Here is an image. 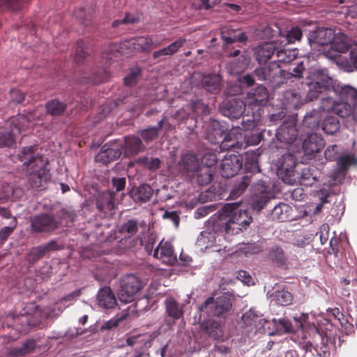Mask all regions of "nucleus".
<instances>
[{
    "instance_id": "obj_8",
    "label": "nucleus",
    "mask_w": 357,
    "mask_h": 357,
    "mask_svg": "<svg viewBox=\"0 0 357 357\" xmlns=\"http://www.w3.org/2000/svg\"><path fill=\"white\" fill-rule=\"evenodd\" d=\"M141 287V281L137 276L132 274L124 275L121 280L119 300L125 303L131 302Z\"/></svg>"
},
{
    "instance_id": "obj_36",
    "label": "nucleus",
    "mask_w": 357,
    "mask_h": 357,
    "mask_svg": "<svg viewBox=\"0 0 357 357\" xmlns=\"http://www.w3.org/2000/svg\"><path fill=\"white\" fill-rule=\"evenodd\" d=\"M321 127L326 134L334 135L340 130V125L336 117L331 115H327L323 120Z\"/></svg>"
},
{
    "instance_id": "obj_49",
    "label": "nucleus",
    "mask_w": 357,
    "mask_h": 357,
    "mask_svg": "<svg viewBox=\"0 0 357 357\" xmlns=\"http://www.w3.org/2000/svg\"><path fill=\"white\" fill-rule=\"evenodd\" d=\"M47 254L43 245L34 247L31 249L27 255V260L31 263H34Z\"/></svg>"
},
{
    "instance_id": "obj_46",
    "label": "nucleus",
    "mask_w": 357,
    "mask_h": 357,
    "mask_svg": "<svg viewBox=\"0 0 357 357\" xmlns=\"http://www.w3.org/2000/svg\"><path fill=\"white\" fill-rule=\"evenodd\" d=\"M47 111L52 116H58L63 113L66 105L56 100L50 101L47 104Z\"/></svg>"
},
{
    "instance_id": "obj_2",
    "label": "nucleus",
    "mask_w": 357,
    "mask_h": 357,
    "mask_svg": "<svg viewBox=\"0 0 357 357\" xmlns=\"http://www.w3.org/2000/svg\"><path fill=\"white\" fill-rule=\"evenodd\" d=\"M252 218L248 211L237 203L225 205L216 220L222 234L234 236L245 229L252 222Z\"/></svg>"
},
{
    "instance_id": "obj_44",
    "label": "nucleus",
    "mask_w": 357,
    "mask_h": 357,
    "mask_svg": "<svg viewBox=\"0 0 357 357\" xmlns=\"http://www.w3.org/2000/svg\"><path fill=\"white\" fill-rule=\"evenodd\" d=\"M337 164L340 171L344 172L349 166L357 165V156L346 154L338 159Z\"/></svg>"
},
{
    "instance_id": "obj_22",
    "label": "nucleus",
    "mask_w": 357,
    "mask_h": 357,
    "mask_svg": "<svg viewBox=\"0 0 357 357\" xmlns=\"http://www.w3.org/2000/svg\"><path fill=\"white\" fill-rule=\"evenodd\" d=\"M331 79L325 75H321V79L312 82L309 86V91L307 94L308 100L312 101L318 98L319 94L324 93L325 91L330 90V83Z\"/></svg>"
},
{
    "instance_id": "obj_47",
    "label": "nucleus",
    "mask_w": 357,
    "mask_h": 357,
    "mask_svg": "<svg viewBox=\"0 0 357 357\" xmlns=\"http://www.w3.org/2000/svg\"><path fill=\"white\" fill-rule=\"evenodd\" d=\"M35 341L33 340L25 342L20 349H13L10 351V355L20 356L31 352L35 347Z\"/></svg>"
},
{
    "instance_id": "obj_51",
    "label": "nucleus",
    "mask_w": 357,
    "mask_h": 357,
    "mask_svg": "<svg viewBox=\"0 0 357 357\" xmlns=\"http://www.w3.org/2000/svg\"><path fill=\"white\" fill-rule=\"evenodd\" d=\"M269 257L271 259L279 264H283L285 262V257L282 248L274 247L270 251Z\"/></svg>"
},
{
    "instance_id": "obj_33",
    "label": "nucleus",
    "mask_w": 357,
    "mask_h": 357,
    "mask_svg": "<svg viewBox=\"0 0 357 357\" xmlns=\"http://www.w3.org/2000/svg\"><path fill=\"white\" fill-rule=\"evenodd\" d=\"M114 193L112 192H103L97 201V207L101 211H111L115 207Z\"/></svg>"
},
{
    "instance_id": "obj_16",
    "label": "nucleus",
    "mask_w": 357,
    "mask_h": 357,
    "mask_svg": "<svg viewBox=\"0 0 357 357\" xmlns=\"http://www.w3.org/2000/svg\"><path fill=\"white\" fill-rule=\"evenodd\" d=\"M241 167L242 162L239 155H228L222 160L220 173L223 177L230 178L236 175Z\"/></svg>"
},
{
    "instance_id": "obj_40",
    "label": "nucleus",
    "mask_w": 357,
    "mask_h": 357,
    "mask_svg": "<svg viewBox=\"0 0 357 357\" xmlns=\"http://www.w3.org/2000/svg\"><path fill=\"white\" fill-rule=\"evenodd\" d=\"M289 209L290 207L289 205L284 203H280L272 210V216L273 218L278 219L280 221H285L289 217L288 214Z\"/></svg>"
},
{
    "instance_id": "obj_7",
    "label": "nucleus",
    "mask_w": 357,
    "mask_h": 357,
    "mask_svg": "<svg viewBox=\"0 0 357 357\" xmlns=\"http://www.w3.org/2000/svg\"><path fill=\"white\" fill-rule=\"evenodd\" d=\"M30 118L19 114L12 118L7 123L10 128V132L0 133V148L10 146L15 142L16 135L20 134L29 127Z\"/></svg>"
},
{
    "instance_id": "obj_5",
    "label": "nucleus",
    "mask_w": 357,
    "mask_h": 357,
    "mask_svg": "<svg viewBox=\"0 0 357 357\" xmlns=\"http://www.w3.org/2000/svg\"><path fill=\"white\" fill-rule=\"evenodd\" d=\"M231 307L230 299L225 295L217 297L215 300L213 297H208L205 302L199 306L200 312L199 321L202 317L216 316L219 317L228 312Z\"/></svg>"
},
{
    "instance_id": "obj_55",
    "label": "nucleus",
    "mask_w": 357,
    "mask_h": 357,
    "mask_svg": "<svg viewBox=\"0 0 357 357\" xmlns=\"http://www.w3.org/2000/svg\"><path fill=\"white\" fill-rule=\"evenodd\" d=\"M217 162V157L215 154L211 153H205L202 159L200 167L210 168L214 166Z\"/></svg>"
},
{
    "instance_id": "obj_43",
    "label": "nucleus",
    "mask_w": 357,
    "mask_h": 357,
    "mask_svg": "<svg viewBox=\"0 0 357 357\" xmlns=\"http://www.w3.org/2000/svg\"><path fill=\"white\" fill-rule=\"evenodd\" d=\"M196 172H197V181L199 184L202 185H206L212 180L213 172L211 169L199 167Z\"/></svg>"
},
{
    "instance_id": "obj_37",
    "label": "nucleus",
    "mask_w": 357,
    "mask_h": 357,
    "mask_svg": "<svg viewBox=\"0 0 357 357\" xmlns=\"http://www.w3.org/2000/svg\"><path fill=\"white\" fill-rule=\"evenodd\" d=\"M293 296L290 292L286 290L277 291L271 296V301L275 304L286 306L291 303Z\"/></svg>"
},
{
    "instance_id": "obj_14",
    "label": "nucleus",
    "mask_w": 357,
    "mask_h": 357,
    "mask_svg": "<svg viewBox=\"0 0 357 357\" xmlns=\"http://www.w3.org/2000/svg\"><path fill=\"white\" fill-rule=\"evenodd\" d=\"M284 72L280 69V66L277 61L270 63L265 66H261L255 69V74L258 79L267 82H276L278 84L280 81L278 79Z\"/></svg>"
},
{
    "instance_id": "obj_15",
    "label": "nucleus",
    "mask_w": 357,
    "mask_h": 357,
    "mask_svg": "<svg viewBox=\"0 0 357 357\" xmlns=\"http://www.w3.org/2000/svg\"><path fill=\"white\" fill-rule=\"evenodd\" d=\"M335 31L330 28H318L308 34V43L311 46L327 45L331 43L335 38Z\"/></svg>"
},
{
    "instance_id": "obj_19",
    "label": "nucleus",
    "mask_w": 357,
    "mask_h": 357,
    "mask_svg": "<svg viewBox=\"0 0 357 357\" xmlns=\"http://www.w3.org/2000/svg\"><path fill=\"white\" fill-rule=\"evenodd\" d=\"M218 233H221L220 227L217 225L216 220L208 226V228L201 232L197 238V244L201 249H206L212 247L216 242Z\"/></svg>"
},
{
    "instance_id": "obj_11",
    "label": "nucleus",
    "mask_w": 357,
    "mask_h": 357,
    "mask_svg": "<svg viewBox=\"0 0 357 357\" xmlns=\"http://www.w3.org/2000/svg\"><path fill=\"white\" fill-rule=\"evenodd\" d=\"M161 43L162 41L156 36L151 35L132 38L126 43L125 46L133 52L148 53Z\"/></svg>"
},
{
    "instance_id": "obj_21",
    "label": "nucleus",
    "mask_w": 357,
    "mask_h": 357,
    "mask_svg": "<svg viewBox=\"0 0 357 357\" xmlns=\"http://www.w3.org/2000/svg\"><path fill=\"white\" fill-rule=\"evenodd\" d=\"M153 257L166 264H173L176 261L172 244L164 240L161 241L155 249Z\"/></svg>"
},
{
    "instance_id": "obj_26",
    "label": "nucleus",
    "mask_w": 357,
    "mask_h": 357,
    "mask_svg": "<svg viewBox=\"0 0 357 357\" xmlns=\"http://www.w3.org/2000/svg\"><path fill=\"white\" fill-rule=\"evenodd\" d=\"M186 42L184 38H179L174 42L172 43L167 47L155 51L153 53V58L162 61L165 56H172L176 54L181 47H182Z\"/></svg>"
},
{
    "instance_id": "obj_13",
    "label": "nucleus",
    "mask_w": 357,
    "mask_h": 357,
    "mask_svg": "<svg viewBox=\"0 0 357 357\" xmlns=\"http://www.w3.org/2000/svg\"><path fill=\"white\" fill-rule=\"evenodd\" d=\"M293 318L295 322L294 326L289 320L282 319L276 323L278 329L284 332H291L297 328H301L303 331H305L306 333L310 331L312 324L307 321V314H301L299 317L295 316Z\"/></svg>"
},
{
    "instance_id": "obj_57",
    "label": "nucleus",
    "mask_w": 357,
    "mask_h": 357,
    "mask_svg": "<svg viewBox=\"0 0 357 357\" xmlns=\"http://www.w3.org/2000/svg\"><path fill=\"white\" fill-rule=\"evenodd\" d=\"M16 227V220L14 218L10 225L8 227H4L0 231V238L2 241H5L8 237L13 233V230Z\"/></svg>"
},
{
    "instance_id": "obj_10",
    "label": "nucleus",
    "mask_w": 357,
    "mask_h": 357,
    "mask_svg": "<svg viewBox=\"0 0 357 357\" xmlns=\"http://www.w3.org/2000/svg\"><path fill=\"white\" fill-rule=\"evenodd\" d=\"M61 221L56 216L40 214L31 220V227L33 232L50 233L58 229Z\"/></svg>"
},
{
    "instance_id": "obj_24",
    "label": "nucleus",
    "mask_w": 357,
    "mask_h": 357,
    "mask_svg": "<svg viewBox=\"0 0 357 357\" xmlns=\"http://www.w3.org/2000/svg\"><path fill=\"white\" fill-rule=\"evenodd\" d=\"M324 139L320 135L311 133L304 139L303 149L305 154L319 152L324 147Z\"/></svg>"
},
{
    "instance_id": "obj_12",
    "label": "nucleus",
    "mask_w": 357,
    "mask_h": 357,
    "mask_svg": "<svg viewBox=\"0 0 357 357\" xmlns=\"http://www.w3.org/2000/svg\"><path fill=\"white\" fill-rule=\"evenodd\" d=\"M268 98V92L266 88L262 85L251 90L247 95L245 102L248 109H255L259 112L261 107L266 104Z\"/></svg>"
},
{
    "instance_id": "obj_60",
    "label": "nucleus",
    "mask_w": 357,
    "mask_h": 357,
    "mask_svg": "<svg viewBox=\"0 0 357 357\" xmlns=\"http://www.w3.org/2000/svg\"><path fill=\"white\" fill-rule=\"evenodd\" d=\"M214 206L213 205L211 206H202L197 208L195 213V218H200L202 217L206 216L208 215L210 212L213 211Z\"/></svg>"
},
{
    "instance_id": "obj_39",
    "label": "nucleus",
    "mask_w": 357,
    "mask_h": 357,
    "mask_svg": "<svg viewBox=\"0 0 357 357\" xmlns=\"http://www.w3.org/2000/svg\"><path fill=\"white\" fill-rule=\"evenodd\" d=\"M180 165L188 172H195L200 167L197 158L190 153L183 156Z\"/></svg>"
},
{
    "instance_id": "obj_52",
    "label": "nucleus",
    "mask_w": 357,
    "mask_h": 357,
    "mask_svg": "<svg viewBox=\"0 0 357 357\" xmlns=\"http://www.w3.org/2000/svg\"><path fill=\"white\" fill-rule=\"evenodd\" d=\"M140 73L141 70L139 67H134L131 68L129 75L124 78L126 85L131 86L136 84Z\"/></svg>"
},
{
    "instance_id": "obj_1",
    "label": "nucleus",
    "mask_w": 357,
    "mask_h": 357,
    "mask_svg": "<svg viewBox=\"0 0 357 357\" xmlns=\"http://www.w3.org/2000/svg\"><path fill=\"white\" fill-rule=\"evenodd\" d=\"M36 151V146L24 147L19 153L18 158L26 168L30 185L33 188L38 189L44 187L50 176L46 168L48 164L47 158L39 155Z\"/></svg>"
},
{
    "instance_id": "obj_61",
    "label": "nucleus",
    "mask_w": 357,
    "mask_h": 357,
    "mask_svg": "<svg viewBox=\"0 0 357 357\" xmlns=\"http://www.w3.org/2000/svg\"><path fill=\"white\" fill-rule=\"evenodd\" d=\"M84 43L82 40L78 41L76 48L75 59L77 61H81L84 58L86 52H84Z\"/></svg>"
},
{
    "instance_id": "obj_23",
    "label": "nucleus",
    "mask_w": 357,
    "mask_h": 357,
    "mask_svg": "<svg viewBox=\"0 0 357 357\" xmlns=\"http://www.w3.org/2000/svg\"><path fill=\"white\" fill-rule=\"evenodd\" d=\"M121 152L119 146L115 144L112 145H105L102 147L100 152L96 156V161L103 164L116 160L120 157Z\"/></svg>"
},
{
    "instance_id": "obj_18",
    "label": "nucleus",
    "mask_w": 357,
    "mask_h": 357,
    "mask_svg": "<svg viewBox=\"0 0 357 357\" xmlns=\"http://www.w3.org/2000/svg\"><path fill=\"white\" fill-rule=\"evenodd\" d=\"M231 60L227 63V69L231 74H238L247 68L250 57L239 50H234L228 55Z\"/></svg>"
},
{
    "instance_id": "obj_45",
    "label": "nucleus",
    "mask_w": 357,
    "mask_h": 357,
    "mask_svg": "<svg viewBox=\"0 0 357 357\" xmlns=\"http://www.w3.org/2000/svg\"><path fill=\"white\" fill-rule=\"evenodd\" d=\"M164 120L158 122V127H151L141 132V135L146 142L153 140L158 135L159 130L162 127Z\"/></svg>"
},
{
    "instance_id": "obj_35",
    "label": "nucleus",
    "mask_w": 357,
    "mask_h": 357,
    "mask_svg": "<svg viewBox=\"0 0 357 357\" xmlns=\"http://www.w3.org/2000/svg\"><path fill=\"white\" fill-rule=\"evenodd\" d=\"M126 155H134L143 150L144 146L139 138L136 137H127L124 143Z\"/></svg>"
},
{
    "instance_id": "obj_53",
    "label": "nucleus",
    "mask_w": 357,
    "mask_h": 357,
    "mask_svg": "<svg viewBox=\"0 0 357 357\" xmlns=\"http://www.w3.org/2000/svg\"><path fill=\"white\" fill-rule=\"evenodd\" d=\"M14 193L13 188L8 184L4 183L0 188V202H4L8 200L10 197H13Z\"/></svg>"
},
{
    "instance_id": "obj_31",
    "label": "nucleus",
    "mask_w": 357,
    "mask_h": 357,
    "mask_svg": "<svg viewBox=\"0 0 357 357\" xmlns=\"http://www.w3.org/2000/svg\"><path fill=\"white\" fill-rule=\"evenodd\" d=\"M201 327L209 336L215 340L221 338L223 335L221 326L213 319L204 321Z\"/></svg>"
},
{
    "instance_id": "obj_41",
    "label": "nucleus",
    "mask_w": 357,
    "mask_h": 357,
    "mask_svg": "<svg viewBox=\"0 0 357 357\" xmlns=\"http://www.w3.org/2000/svg\"><path fill=\"white\" fill-rule=\"evenodd\" d=\"M278 62L289 63L296 58V50L283 49L280 47L278 49L276 52Z\"/></svg>"
},
{
    "instance_id": "obj_29",
    "label": "nucleus",
    "mask_w": 357,
    "mask_h": 357,
    "mask_svg": "<svg viewBox=\"0 0 357 357\" xmlns=\"http://www.w3.org/2000/svg\"><path fill=\"white\" fill-rule=\"evenodd\" d=\"M259 192H255L252 203L255 210L261 211L271 199V195L263 185L258 184L257 186Z\"/></svg>"
},
{
    "instance_id": "obj_3",
    "label": "nucleus",
    "mask_w": 357,
    "mask_h": 357,
    "mask_svg": "<svg viewBox=\"0 0 357 357\" xmlns=\"http://www.w3.org/2000/svg\"><path fill=\"white\" fill-rule=\"evenodd\" d=\"M357 99L356 89L344 86L339 91V100L331 97L321 99L320 107L326 112H332L341 118H350L353 120L354 104Z\"/></svg>"
},
{
    "instance_id": "obj_63",
    "label": "nucleus",
    "mask_w": 357,
    "mask_h": 357,
    "mask_svg": "<svg viewBox=\"0 0 357 357\" xmlns=\"http://www.w3.org/2000/svg\"><path fill=\"white\" fill-rule=\"evenodd\" d=\"M112 185L117 192L121 191L123 190L126 186V178L123 177L113 178Z\"/></svg>"
},
{
    "instance_id": "obj_6",
    "label": "nucleus",
    "mask_w": 357,
    "mask_h": 357,
    "mask_svg": "<svg viewBox=\"0 0 357 357\" xmlns=\"http://www.w3.org/2000/svg\"><path fill=\"white\" fill-rule=\"evenodd\" d=\"M354 44H357V41L351 38L341 32L335 33V38L331 43V48L324 51V54L326 58L334 60L337 65L340 58H346L342 54L347 51L350 52Z\"/></svg>"
},
{
    "instance_id": "obj_20",
    "label": "nucleus",
    "mask_w": 357,
    "mask_h": 357,
    "mask_svg": "<svg viewBox=\"0 0 357 357\" xmlns=\"http://www.w3.org/2000/svg\"><path fill=\"white\" fill-rule=\"evenodd\" d=\"M247 145L245 135L241 132L240 128H234L225 135L221 146L223 149H238Z\"/></svg>"
},
{
    "instance_id": "obj_54",
    "label": "nucleus",
    "mask_w": 357,
    "mask_h": 357,
    "mask_svg": "<svg viewBox=\"0 0 357 357\" xmlns=\"http://www.w3.org/2000/svg\"><path fill=\"white\" fill-rule=\"evenodd\" d=\"M259 119V114L258 113V112L255 111V112H253V116L252 118H248L245 120H243V128L245 130L254 128L257 125Z\"/></svg>"
},
{
    "instance_id": "obj_58",
    "label": "nucleus",
    "mask_w": 357,
    "mask_h": 357,
    "mask_svg": "<svg viewBox=\"0 0 357 357\" xmlns=\"http://www.w3.org/2000/svg\"><path fill=\"white\" fill-rule=\"evenodd\" d=\"M329 225L324 224L320 227L319 231L317 234L319 235L321 243L324 245L328 239Z\"/></svg>"
},
{
    "instance_id": "obj_59",
    "label": "nucleus",
    "mask_w": 357,
    "mask_h": 357,
    "mask_svg": "<svg viewBox=\"0 0 357 357\" xmlns=\"http://www.w3.org/2000/svg\"><path fill=\"white\" fill-rule=\"evenodd\" d=\"M237 278L247 285L254 284L253 279L251 275L245 271H238Z\"/></svg>"
},
{
    "instance_id": "obj_4",
    "label": "nucleus",
    "mask_w": 357,
    "mask_h": 357,
    "mask_svg": "<svg viewBox=\"0 0 357 357\" xmlns=\"http://www.w3.org/2000/svg\"><path fill=\"white\" fill-rule=\"evenodd\" d=\"M307 334L310 337H312V342L310 340L305 342L301 347L310 351L313 349L319 357H328L333 343L328 340V336H323L313 324Z\"/></svg>"
},
{
    "instance_id": "obj_9",
    "label": "nucleus",
    "mask_w": 357,
    "mask_h": 357,
    "mask_svg": "<svg viewBox=\"0 0 357 357\" xmlns=\"http://www.w3.org/2000/svg\"><path fill=\"white\" fill-rule=\"evenodd\" d=\"M296 161L294 156L291 154H284L278 162L277 174L284 183L293 184L296 178Z\"/></svg>"
},
{
    "instance_id": "obj_17",
    "label": "nucleus",
    "mask_w": 357,
    "mask_h": 357,
    "mask_svg": "<svg viewBox=\"0 0 357 357\" xmlns=\"http://www.w3.org/2000/svg\"><path fill=\"white\" fill-rule=\"evenodd\" d=\"M280 47H283L282 41L280 39L262 43L254 49L256 59L259 63L266 62Z\"/></svg>"
},
{
    "instance_id": "obj_42",
    "label": "nucleus",
    "mask_w": 357,
    "mask_h": 357,
    "mask_svg": "<svg viewBox=\"0 0 357 357\" xmlns=\"http://www.w3.org/2000/svg\"><path fill=\"white\" fill-rule=\"evenodd\" d=\"M302 31L301 29L298 26H295L291 28L284 37L283 40L280 38L282 41L283 47H284L287 44L294 43L296 41H300L302 38Z\"/></svg>"
},
{
    "instance_id": "obj_30",
    "label": "nucleus",
    "mask_w": 357,
    "mask_h": 357,
    "mask_svg": "<svg viewBox=\"0 0 357 357\" xmlns=\"http://www.w3.org/2000/svg\"><path fill=\"white\" fill-rule=\"evenodd\" d=\"M297 132L294 125L284 123L277 130L276 137L280 142L292 143L296 138Z\"/></svg>"
},
{
    "instance_id": "obj_27",
    "label": "nucleus",
    "mask_w": 357,
    "mask_h": 357,
    "mask_svg": "<svg viewBox=\"0 0 357 357\" xmlns=\"http://www.w3.org/2000/svg\"><path fill=\"white\" fill-rule=\"evenodd\" d=\"M222 78L218 74H204L202 75V86L208 92L217 93L221 89Z\"/></svg>"
},
{
    "instance_id": "obj_64",
    "label": "nucleus",
    "mask_w": 357,
    "mask_h": 357,
    "mask_svg": "<svg viewBox=\"0 0 357 357\" xmlns=\"http://www.w3.org/2000/svg\"><path fill=\"white\" fill-rule=\"evenodd\" d=\"M43 246L47 253L53 250H61L63 248L62 245H59L56 241H51L47 244L43 245Z\"/></svg>"
},
{
    "instance_id": "obj_56",
    "label": "nucleus",
    "mask_w": 357,
    "mask_h": 357,
    "mask_svg": "<svg viewBox=\"0 0 357 357\" xmlns=\"http://www.w3.org/2000/svg\"><path fill=\"white\" fill-rule=\"evenodd\" d=\"M142 162L149 169L155 170L159 168L160 160L157 158H144L141 159Z\"/></svg>"
},
{
    "instance_id": "obj_62",
    "label": "nucleus",
    "mask_w": 357,
    "mask_h": 357,
    "mask_svg": "<svg viewBox=\"0 0 357 357\" xmlns=\"http://www.w3.org/2000/svg\"><path fill=\"white\" fill-rule=\"evenodd\" d=\"M198 8L199 9H209L212 8L215 3H218V0H197Z\"/></svg>"
},
{
    "instance_id": "obj_48",
    "label": "nucleus",
    "mask_w": 357,
    "mask_h": 357,
    "mask_svg": "<svg viewBox=\"0 0 357 357\" xmlns=\"http://www.w3.org/2000/svg\"><path fill=\"white\" fill-rule=\"evenodd\" d=\"M313 169L310 167H305L302 170L300 176V182L304 185H312L316 181V176L312 172Z\"/></svg>"
},
{
    "instance_id": "obj_34",
    "label": "nucleus",
    "mask_w": 357,
    "mask_h": 357,
    "mask_svg": "<svg viewBox=\"0 0 357 357\" xmlns=\"http://www.w3.org/2000/svg\"><path fill=\"white\" fill-rule=\"evenodd\" d=\"M224 130L217 121H213L206 133L207 139L212 144H217L222 139Z\"/></svg>"
},
{
    "instance_id": "obj_38",
    "label": "nucleus",
    "mask_w": 357,
    "mask_h": 357,
    "mask_svg": "<svg viewBox=\"0 0 357 357\" xmlns=\"http://www.w3.org/2000/svg\"><path fill=\"white\" fill-rule=\"evenodd\" d=\"M166 310L168 315L174 319H178L183 316V310L178 303L170 298L165 301Z\"/></svg>"
},
{
    "instance_id": "obj_32",
    "label": "nucleus",
    "mask_w": 357,
    "mask_h": 357,
    "mask_svg": "<svg viewBox=\"0 0 357 357\" xmlns=\"http://www.w3.org/2000/svg\"><path fill=\"white\" fill-rule=\"evenodd\" d=\"M153 195V189L149 185H142L131 192L132 199L137 202H146Z\"/></svg>"
},
{
    "instance_id": "obj_28",
    "label": "nucleus",
    "mask_w": 357,
    "mask_h": 357,
    "mask_svg": "<svg viewBox=\"0 0 357 357\" xmlns=\"http://www.w3.org/2000/svg\"><path fill=\"white\" fill-rule=\"evenodd\" d=\"M98 305L103 308H113L116 305V298L109 287H105L99 290L97 295Z\"/></svg>"
},
{
    "instance_id": "obj_50",
    "label": "nucleus",
    "mask_w": 357,
    "mask_h": 357,
    "mask_svg": "<svg viewBox=\"0 0 357 357\" xmlns=\"http://www.w3.org/2000/svg\"><path fill=\"white\" fill-rule=\"evenodd\" d=\"M138 230V225L137 221L130 220L125 222L121 228V233L132 236L135 235Z\"/></svg>"
},
{
    "instance_id": "obj_25",
    "label": "nucleus",
    "mask_w": 357,
    "mask_h": 357,
    "mask_svg": "<svg viewBox=\"0 0 357 357\" xmlns=\"http://www.w3.org/2000/svg\"><path fill=\"white\" fill-rule=\"evenodd\" d=\"M248 105L243 100L234 98L223 108L222 113L229 119H238L242 116Z\"/></svg>"
}]
</instances>
